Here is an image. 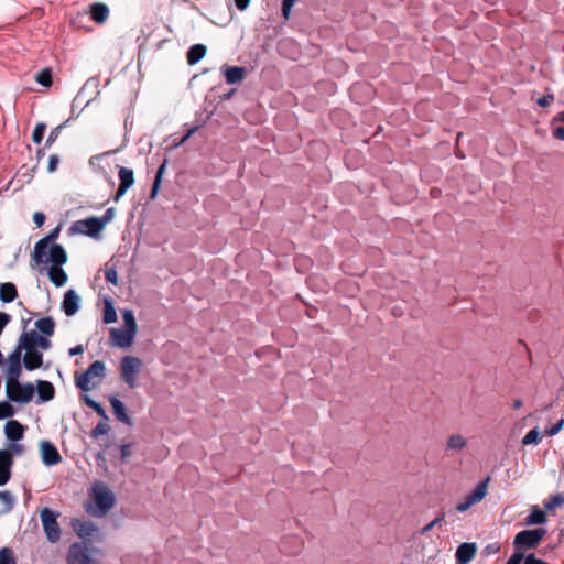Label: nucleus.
<instances>
[{"label":"nucleus","instance_id":"49530a36","mask_svg":"<svg viewBox=\"0 0 564 564\" xmlns=\"http://www.w3.org/2000/svg\"><path fill=\"white\" fill-rule=\"evenodd\" d=\"M197 130H198V127L191 128L185 133V135H183L180 140L173 142L172 148L176 149V148L183 145Z\"/></svg>","mask_w":564,"mask_h":564},{"label":"nucleus","instance_id":"c85d7f7f","mask_svg":"<svg viewBox=\"0 0 564 564\" xmlns=\"http://www.w3.org/2000/svg\"><path fill=\"white\" fill-rule=\"evenodd\" d=\"M207 48L203 44H195L191 46V48L187 52V63L189 65H195L205 56Z\"/></svg>","mask_w":564,"mask_h":564},{"label":"nucleus","instance_id":"052dcab7","mask_svg":"<svg viewBox=\"0 0 564 564\" xmlns=\"http://www.w3.org/2000/svg\"><path fill=\"white\" fill-rule=\"evenodd\" d=\"M444 519L443 516H440L437 518H435L433 521H431L430 523H427L423 529H422V533H427L429 531H431L436 524H438L442 520Z\"/></svg>","mask_w":564,"mask_h":564},{"label":"nucleus","instance_id":"c9c22d12","mask_svg":"<svg viewBox=\"0 0 564 564\" xmlns=\"http://www.w3.org/2000/svg\"><path fill=\"white\" fill-rule=\"evenodd\" d=\"M166 163L167 161L164 160V162L160 165V167L156 171V174H155V178H154V182H153V186H152V189H151V197L154 198L158 191H159V187H160V184H161V180H162V175L164 173V170L166 167Z\"/></svg>","mask_w":564,"mask_h":564},{"label":"nucleus","instance_id":"c03bdc74","mask_svg":"<svg viewBox=\"0 0 564 564\" xmlns=\"http://www.w3.org/2000/svg\"><path fill=\"white\" fill-rule=\"evenodd\" d=\"M105 279L107 282H109L113 285L118 284V274H117L115 267H110V265L106 264Z\"/></svg>","mask_w":564,"mask_h":564},{"label":"nucleus","instance_id":"72a5a7b5","mask_svg":"<svg viewBox=\"0 0 564 564\" xmlns=\"http://www.w3.org/2000/svg\"><path fill=\"white\" fill-rule=\"evenodd\" d=\"M117 321V313L110 300L105 301L104 322L111 324Z\"/></svg>","mask_w":564,"mask_h":564},{"label":"nucleus","instance_id":"4468645a","mask_svg":"<svg viewBox=\"0 0 564 564\" xmlns=\"http://www.w3.org/2000/svg\"><path fill=\"white\" fill-rule=\"evenodd\" d=\"M13 458L11 453L6 449H0V486L6 485L11 478V467Z\"/></svg>","mask_w":564,"mask_h":564},{"label":"nucleus","instance_id":"4c0bfd02","mask_svg":"<svg viewBox=\"0 0 564 564\" xmlns=\"http://www.w3.org/2000/svg\"><path fill=\"white\" fill-rule=\"evenodd\" d=\"M0 564H17L14 553L10 547L0 549Z\"/></svg>","mask_w":564,"mask_h":564},{"label":"nucleus","instance_id":"f257e3e1","mask_svg":"<svg viewBox=\"0 0 564 564\" xmlns=\"http://www.w3.org/2000/svg\"><path fill=\"white\" fill-rule=\"evenodd\" d=\"M89 495L95 503V508L90 510L95 517H105L115 507L116 496L104 481H96Z\"/></svg>","mask_w":564,"mask_h":564},{"label":"nucleus","instance_id":"a19ab883","mask_svg":"<svg viewBox=\"0 0 564 564\" xmlns=\"http://www.w3.org/2000/svg\"><path fill=\"white\" fill-rule=\"evenodd\" d=\"M564 505V496L558 494L553 496L550 500L544 503L546 510H553L554 508L562 507Z\"/></svg>","mask_w":564,"mask_h":564},{"label":"nucleus","instance_id":"a18cd8bd","mask_svg":"<svg viewBox=\"0 0 564 564\" xmlns=\"http://www.w3.org/2000/svg\"><path fill=\"white\" fill-rule=\"evenodd\" d=\"M13 414H14V409L9 402H7V401L0 402V420L11 417Z\"/></svg>","mask_w":564,"mask_h":564},{"label":"nucleus","instance_id":"f8f14e48","mask_svg":"<svg viewBox=\"0 0 564 564\" xmlns=\"http://www.w3.org/2000/svg\"><path fill=\"white\" fill-rule=\"evenodd\" d=\"M118 175L120 183L113 197L115 202H118L127 193V191L134 184V174L131 169L121 166L119 169Z\"/></svg>","mask_w":564,"mask_h":564},{"label":"nucleus","instance_id":"69168bd1","mask_svg":"<svg viewBox=\"0 0 564 564\" xmlns=\"http://www.w3.org/2000/svg\"><path fill=\"white\" fill-rule=\"evenodd\" d=\"M292 8L293 7L291 4H288L286 2L282 1V15L284 19L288 20L290 18Z\"/></svg>","mask_w":564,"mask_h":564},{"label":"nucleus","instance_id":"6e6552de","mask_svg":"<svg viewBox=\"0 0 564 564\" xmlns=\"http://www.w3.org/2000/svg\"><path fill=\"white\" fill-rule=\"evenodd\" d=\"M69 230L73 234L97 237L104 230V223L99 217L91 216L73 223Z\"/></svg>","mask_w":564,"mask_h":564},{"label":"nucleus","instance_id":"cd10ccee","mask_svg":"<svg viewBox=\"0 0 564 564\" xmlns=\"http://www.w3.org/2000/svg\"><path fill=\"white\" fill-rule=\"evenodd\" d=\"M35 327L37 332L50 337L53 336L55 332V321L52 317H43L35 322Z\"/></svg>","mask_w":564,"mask_h":564},{"label":"nucleus","instance_id":"37998d69","mask_svg":"<svg viewBox=\"0 0 564 564\" xmlns=\"http://www.w3.org/2000/svg\"><path fill=\"white\" fill-rule=\"evenodd\" d=\"M110 431V426L107 424V421L100 422L96 425V427L91 431V437L98 438L101 435L107 434Z\"/></svg>","mask_w":564,"mask_h":564},{"label":"nucleus","instance_id":"c756f323","mask_svg":"<svg viewBox=\"0 0 564 564\" xmlns=\"http://www.w3.org/2000/svg\"><path fill=\"white\" fill-rule=\"evenodd\" d=\"M39 334L36 330L23 332L19 338L20 348H36Z\"/></svg>","mask_w":564,"mask_h":564},{"label":"nucleus","instance_id":"f704fd0d","mask_svg":"<svg viewBox=\"0 0 564 564\" xmlns=\"http://www.w3.org/2000/svg\"><path fill=\"white\" fill-rule=\"evenodd\" d=\"M0 502L4 506V512H9L14 507V497L8 490L0 491Z\"/></svg>","mask_w":564,"mask_h":564},{"label":"nucleus","instance_id":"7ed1b4c3","mask_svg":"<svg viewBox=\"0 0 564 564\" xmlns=\"http://www.w3.org/2000/svg\"><path fill=\"white\" fill-rule=\"evenodd\" d=\"M105 375V364L100 360H96L84 373L76 377V386L83 391H90L99 383Z\"/></svg>","mask_w":564,"mask_h":564},{"label":"nucleus","instance_id":"4be33fe9","mask_svg":"<svg viewBox=\"0 0 564 564\" xmlns=\"http://www.w3.org/2000/svg\"><path fill=\"white\" fill-rule=\"evenodd\" d=\"M37 397L40 402H48L54 399V386L46 380H39L36 383Z\"/></svg>","mask_w":564,"mask_h":564},{"label":"nucleus","instance_id":"e2e57ef3","mask_svg":"<svg viewBox=\"0 0 564 564\" xmlns=\"http://www.w3.org/2000/svg\"><path fill=\"white\" fill-rule=\"evenodd\" d=\"M33 221L37 227L43 226L45 221V215L42 212H36L33 215Z\"/></svg>","mask_w":564,"mask_h":564},{"label":"nucleus","instance_id":"dca6fc26","mask_svg":"<svg viewBox=\"0 0 564 564\" xmlns=\"http://www.w3.org/2000/svg\"><path fill=\"white\" fill-rule=\"evenodd\" d=\"M59 229L55 228L52 232H50L45 238H42L35 243L33 250V260L34 261H43L45 256V250L48 248V243L55 240L58 237Z\"/></svg>","mask_w":564,"mask_h":564},{"label":"nucleus","instance_id":"20e7f679","mask_svg":"<svg viewBox=\"0 0 564 564\" xmlns=\"http://www.w3.org/2000/svg\"><path fill=\"white\" fill-rule=\"evenodd\" d=\"M143 367V361L133 356H124L120 361L121 379L133 389L137 387V377Z\"/></svg>","mask_w":564,"mask_h":564},{"label":"nucleus","instance_id":"79ce46f5","mask_svg":"<svg viewBox=\"0 0 564 564\" xmlns=\"http://www.w3.org/2000/svg\"><path fill=\"white\" fill-rule=\"evenodd\" d=\"M46 130L45 123H37L32 133V140L34 143L40 144L43 140L44 132Z\"/></svg>","mask_w":564,"mask_h":564},{"label":"nucleus","instance_id":"2f4dec72","mask_svg":"<svg viewBox=\"0 0 564 564\" xmlns=\"http://www.w3.org/2000/svg\"><path fill=\"white\" fill-rule=\"evenodd\" d=\"M545 513L538 507H533L530 514L525 519L527 525L543 524L546 522Z\"/></svg>","mask_w":564,"mask_h":564},{"label":"nucleus","instance_id":"bf43d9fd","mask_svg":"<svg viewBox=\"0 0 564 564\" xmlns=\"http://www.w3.org/2000/svg\"><path fill=\"white\" fill-rule=\"evenodd\" d=\"M61 128L62 127H56L55 129H53L51 132H50V135L46 140V145H51L52 143L55 142V140L57 139L58 134H59V131H61Z\"/></svg>","mask_w":564,"mask_h":564},{"label":"nucleus","instance_id":"5fc2aeb1","mask_svg":"<svg viewBox=\"0 0 564 564\" xmlns=\"http://www.w3.org/2000/svg\"><path fill=\"white\" fill-rule=\"evenodd\" d=\"M58 162H59V160L56 154L51 155L48 159L47 171L50 173H53L57 169Z\"/></svg>","mask_w":564,"mask_h":564},{"label":"nucleus","instance_id":"338daca9","mask_svg":"<svg viewBox=\"0 0 564 564\" xmlns=\"http://www.w3.org/2000/svg\"><path fill=\"white\" fill-rule=\"evenodd\" d=\"M238 10L245 11L250 3V0H234Z\"/></svg>","mask_w":564,"mask_h":564},{"label":"nucleus","instance_id":"09e8293b","mask_svg":"<svg viewBox=\"0 0 564 564\" xmlns=\"http://www.w3.org/2000/svg\"><path fill=\"white\" fill-rule=\"evenodd\" d=\"M524 553L523 551L516 550V552L511 555V557L508 560L507 564H521V562H524Z\"/></svg>","mask_w":564,"mask_h":564},{"label":"nucleus","instance_id":"4d7b16f0","mask_svg":"<svg viewBox=\"0 0 564 564\" xmlns=\"http://www.w3.org/2000/svg\"><path fill=\"white\" fill-rule=\"evenodd\" d=\"M113 216H115V209L113 208H108L106 210V213L104 214V216L99 217L100 220L104 223V228L106 227V225L108 223H110L112 220Z\"/></svg>","mask_w":564,"mask_h":564},{"label":"nucleus","instance_id":"393cba45","mask_svg":"<svg viewBox=\"0 0 564 564\" xmlns=\"http://www.w3.org/2000/svg\"><path fill=\"white\" fill-rule=\"evenodd\" d=\"M109 401H110V404H111V408H112V411H113V414L116 415V417L120 422H123V423L130 425L131 424V420H130L129 415L126 412L124 404L119 399H117L116 397H111L109 399Z\"/></svg>","mask_w":564,"mask_h":564},{"label":"nucleus","instance_id":"1a4fd4ad","mask_svg":"<svg viewBox=\"0 0 564 564\" xmlns=\"http://www.w3.org/2000/svg\"><path fill=\"white\" fill-rule=\"evenodd\" d=\"M488 481H489V478L479 482L478 486L474 489V491L465 497L464 501L456 505V507H455L456 511L465 512L471 506L480 502L486 497V495L488 492Z\"/></svg>","mask_w":564,"mask_h":564},{"label":"nucleus","instance_id":"2eb2a0df","mask_svg":"<svg viewBox=\"0 0 564 564\" xmlns=\"http://www.w3.org/2000/svg\"><path fill=\"white\" fill-rule=\"evenodd\" d=\"M477 552L476 543H462L455 553L456 564H468L475 557Z\"/></svg>","mask_w":564,"mask_h":564},{"label":"nucleus","instance_id":"603ef678","mask_svg":"<svg viewBox=\"0 0 564 564\" xmlns=\"http://www.w3.org/2000/svg\"><path fill=\"white\" fill-rule=\"evenodd\" d=\"M36 343H37L36 349L41 348L43 350H47L51 347V340L48 338H46V337L41 336V335H39V338H37Z\"/></svg>","mask_w":564,"mask_h":564},{"label":"nucleus","instance_id":"f3484780","mask_svg":"<svg viewBox=\"0 0 564 564\" xmlns=\"http://www.w3.org/2000/svg\"><path fill=\"white\" fill-rule=\"evenodd\" d=\"M467 438L460 433L451 434L445 444V451L452 455L460 453L467 446Z\"/></svg>","mask_w":564,"mask_h":564},{"label":"nucleus","instance_id":"680f3d73","mask_svg":"<svg viewBox=\"0 0 564 564\" xmlns=\"http://www.w3.org/2000/svg\"><path fill=\"white\" fill-rule=\"evenodd\" d=\"M554 100V97L553 95H545L541 98L538 99V105H540L541 107H547L551 105V102Z\"/></svg>","mask_w":564,"mask_h":564},{"label":"nucleus","instance_id":"39448f33","mask_svg":"<svg viewBox=\"0 0 564 564\" xmlns=\"http://www.w3.org/2000/svg\"><path fill=\"white\" fill-rule=\"evenodd\" d=\"M58 516V512L53 511L50 508H44L40 512L43 530L51 543H56L61 538V529L57 522Z\"/></svg>","mask_w":564,"mask_h":564},{"label":"nucleus","instance_id":"bb28decb","mask_svg":"<svg viewBox=\"0 0 564 564\" xmlns=\"http://www.w3.org/2000/svg\"><path fill=\"white\" fill-rule=\"evenodd\" d=\"M224 73L227 84H237L245 78L246 69L239 66H230Z\"/></svg>","mask_w":564,"mask_h":564},{"label":"nucleus","instance_id":"473e14b6","mask_svg":"<svg viewBox=\"0 0 564 564\" xmlns=\"http://www.w3.org/2000/svg\"><path fill=\"white\" fill-rule=\"evenodd\" d=\"M85 404L93 409L104 421H108V415L100 403L93 400L89 395L84 397Z\"/></svg>","mask_w":564,"mask_h":564},{"label":"nucleus","instance_id":"6ab92c4d","mask_svg":"<svg viewBox=\"0 0 564 564\" xmlns=\"http://www.w3.org/2000/svg\"><path fill=\"white\" fill-rule=\"evenodd\" d=\"M25 355L23 358L24 367L28 370H34L42 366L43 364V355L36 348H24Z\"/></svg>","mask_w":564,"mask_h":564},{"label":"nucleus","instance_id":"423d86ee","mask_svg":"<svg viewBox=\"0 0 564 564\" xmlns=\"http://www.w3.org/2000/svg\"><path fill=\"white\" fill-rule=\"evenodd\" d=\"M546 530L543 528L533 530H523L516 534L513 545L516 550L522 551L523 549H533L542 541Z\"/></svg>","mask_w":564,"mask_h":564},{"label":"nucleus","instance_id":"8fccbe9b","mask_svg":"<svg viewBox=\"0 0 564 564\" xmlns=\"http://www.w3.org/2000/svg\"><path fill=\"white\" fill-rule=\"evenodd\" d=\"M10 453H11V457L13 458V456H20L23 454L24 452V446L21 445V444H17V443H12L10 446H9V449H8Z\"/></svg>","mask_w":564,"mask_h":564},{"label":"nucleus","instance_id":"a211bd4d","mask_svg":"<svg viewBox=\"0 0 564 564\" xmlns=\"http://www.w3.org/2000/svg\"><path fill=\"white\" fill-rule=\"evenodd\" d=\"M80 297L74 290L66 291L63 300V311L66 316L75 315L79 310Z\"/></svg>","mask_w":564,"mask_h":564},{"label":"nucleus","instance_id":"412c9836","mask_svg":"<svg viewBox=\"0 0 564 564\" xmlns=\"http://www.w3.org/2000/svg\"><path fill=\"white\" fill-rule=\"evenodd\" d=\"M4 434L9 441H20L24 435V426L15 420L8 421L4 426Z\"/></svg>","mask_w":564,"mask_h":564},{"label":"nucleus","instance_id":"a878e982","mask_svg":"<svg viewBox=\"0 0 564 564\" xmlns=\"http://www.w3.org/2000/svg\"><path fill=\"white\" fill-rule=\"evenodd\" d=\"M109 15V9L104 3H94L90 7V17L97 23H104Z\"/></svg>","mask_w":564,"mask_h":564},{"label":"nucleus","instance_id":"b1692460","mask_svg":"<svg viewBox=\"0 0 564 564\" xmlns=\"http://www.w3.org/2000/svg\"><path fill=\"white\" fill-rule=\"evenodd\" d=\"M18 297L17 286L12 282L0 283V301L11 303Z\"/></svg>","mask_w":564,"mask_h":564},{"label":"nucleus","instance_id":"de8ad7c7","mask_svg":"<svg viewBox=\"0 0 564 564\" xmlns=\"http://www.w3.org/2000/svg\"><path fill=\"white\" fill-rule=\"evenodd\" d=\"M24 348H20V344L18 343L14 350L8 356L7 362H21V355Z\"/></svg>","mask_w":564,"mask_h":564},{"label":"nucleus","instance_id":"aec40b11","mask_svg":"<svg viewBox=\"0 0 564 564\" xmlns=\"http://www.w3.org/2000/svg\"><path fill=\"white\" fill-rule=\"evenodd\" d=\"M73 527L77 535L83 539L93 538L98 533V527L91 521H75Z\"/></svg>","mask_w":564,"mask_h":564},{"label":"nucleus","instance_id":"3c124183","mask_svg":"<svg viewBox=\"0 0 564 564\" xmlns=\"http://www.w3.org/2000/svg\"><path fill=\"white\" fill-rule=\"evenodd\" d=\"M564 425V419H561L556 424L552 425L550 429L546 430L547 435L554 436L556 435Z\"/></svg>","mask_w":564,"mask_h":564},{"label":"nucleus","instance_id":"58836bf2","mask_svg":"<svg viewBox=\"0 0 564 564\" xmlns=\"http://www.w3.org/2000/svg\"><path fill=\"white\" fill-rule=\"evenodd\" d=\"M122 319H123L126 328L134 330V332L138 330V325L135 323L134 315H133L132 311L124 310L122 312Z\"/></svg>","mask_w":564,"mask_h":564},{"label":"nucleus","instance_id":"9b49d317","mask_svg":"<svg viewBox=\"0 0 564 564\" xmlns=\"http://www.w3.org/2000/svg\"><path fill=\"white\" fill-rule=\"evenodd\" d=\"M35 262L37 264L52 263V265H63L67 262V253L61 245H53L48 252L47 249L45 250L44 260Z\"/></svg>","mask_w":564,"mask_h":564},{"label":"nucleus","instance_id":"0eeeda50","mask_svg":"<svg viewBox=\"0 0 564 564\" xmlns=\"http://www.w3.org/2000/svg\"><path fill=\"white\" fill-rule=\"evenodd\" d=\"M7 397L18 403H29L34 397V386L32 383L6 382Z\"/></svg>","mask_w":564,"mask_h":564},{"label":"nucleus","instance_id":"9d476101","mask_svg":"<svg viewBox=\"0 0 564 564\" xmlns=\"http://www.w3.org/2000/svg\"><path fill=\"white\" fill-rule=\"evenodd\" d=\"M40 453L42 462L46 466L57 465L62 460L56 446L50 441H42L40 443Z\"/></svg>","mask_w":564,"mask_h":564},{"label":"nucleus","instance_id":"13d9d810","mask_svg":"<svg viewBox=\"0 0 564 564\" xmlns=\"http://www.w3.org/2000/svg\"><path fill=\"white\" fill-rule=\"evenodd\" d=\"M120 452H121V458L123 462H127V459L130 457L131 455V445L130 444H123L120 446Z\"/></svg>","mask_w":564,"mask_h":564},{"label":"nucleus","instance_id":"f03ea898","mask_svg":"<svg viewBox=\"0 0 564 564\" xmlns=\"http://www.w3.org/2000/svg\"><path fill=\"white\" fill-rule=\"evenodd\" d=\"M102 552L87 542H77L68 550V564H100Z\"/></svg>","mask_w":564,"mask_h":564},{"label":"nucleus","instance_id":"864d4df0","mask_svg":"<svg viewBox=\"0 0 564 564\" xmlns=\"http://www.w3.org/2000/svg\"><path fill=\"white\" fill-rule=\"evenodd\" d=\"M523 564H549V563L541 558H538L533 553H531L525 556Z\"/></svg>","mask_w":564,"mask_h":564},{"label":"nucleus","instance_id":"e433bc0d","mask_svg":"<svg viewBox=\"0 0 564 564\" xmlns=\"http://www.w3.org/2000/svg\"><path fill=\"white\" fill-rule=\"evenodd\" d=\"M35 80L44 87H50L52 85V74L48 68L40 70L35 75Z\"/></svg>","mask_w":564,"mask_h":564},{"label":"nucleus","instance_id":"ddd939ff","mask_svg":"<svg viewBox=\"0 0 564 564\" xmlns=\"http://www.w3.org/2000/svg\"><path fill=\"white\" fill-rule=\"evenodd\" d=\"M137 332L124 328L117 329L112 328L110 330V337L113 344L120 348H128L132 345L133 339L135 337Z\"/></svg>","mask_w":564,"mask_h":564},{"label":"nucleus","instance_id":"6e6d98bb","mask_svg":"<svg viewBox=\"0 0 564 564\" xmlns=\"http://www.w3.org/2000/svg\"><path fill=\"white\" fill-rule=\"evenodd\" d=\"M11 316L8 313L0 312V335L2 334L4 327L10 323Z\"/></svg>","mask_w":564,"mask_h":564},{"label":"nucleus","instance_id":"ea45409f","mask_svg":"<svg viewBox=\"0 0 564 564\" xmlns=\"http://www.w3.org/2000/svg\"><path fill=\"white\" fill-rule=\"evenodd\" d=\"M541 441V435L538 429H533L529 431L525 436L522 438L523 445L539 444Z\"/></svg>","mask_w":564,"mask_h":564},{"label":"nucleus","instance_id":"774afa93","mask_svg":"<svg viewBox=\"0 0 564 564\" xmlns=\"http://www.w3.org/2000/svg\"><path fill=\"white\" fill-rule=\"evenodd\" d=\"M84 352L82 345H77L68 350L69 356H77Z\"/></svg>","mask_w":564,"mask_h":564},{"label":"nucleus","instance_id":"5701e85b","mask_svg":"<svg viewBox=\"0 0 564 564\" xmlns=\"http://www.w3.org/2000/svg\"><path fill=\"white\" fill-rule=\"evenodd\" d=\"M47 275L51 282L57 288L65 285L68 280V276L62 269V265H51L47 269Z\"/></svg>","mask_w":564,"mask_h":564},{"label":"nucleus","instance_id":"7c9ffc66","mask_svg":"<svg viewBox=\"0 0 564 564\" xmlns=\"http://www.w3.org/2000/svg\"><path fill=\"white\" fill-rule=\"evenodd\" d=\"M21 372H22L21 362H7V368H6L7 380H6V382L13 383V382L19 381Z\"/></svg>","mask_w":564,"mask_h":564},{"label":"nucleus","instance_id":"0e129e2a","mask_svg":"<svg viewBox=\"0 0 564 564\" xmlns=\"http://www.w3.org/2000/svg\"><path fill=\"white\" fill-rule=\"evenodd\" d=\"M552 134L554 138L564 141V127L558 126L553 128Z\"/></svg>","mask_w":564,"mask_h":564}]
</instances>
